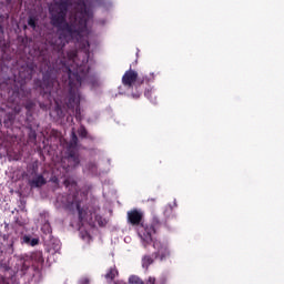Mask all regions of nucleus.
Here are the masks:
<instances>
[{
    "label": "nucleus",
    "instance_id": "1",
    "mask_svg": "<svg viewBox=\"0 0 284 284\" xmlns=\"http://www.w3.org/2000/svg\"><path fill=\"white\" fill-rule=\"evenodd\" d=\"M79 34H81V32L77 30V27L67 24L65 28L60 31V41H72V39H78Z\"/></svg>",
    "mask_w": 284,
    "mask_h": 284
},
{
    "label": "nucleus",
    "instance_id": "5",
    "mask_svg": "<svg viewBox=\"0 0 284 284\" xmlns=\"http://www.w3.org/2000/svg\"><path fill=\"white\" fill-rule=\"evenodd\" d=\"M52 14V21L54 26H59V23H63V13H59L58 18L54 16V10L50 9Z\"/></svg>",
    "mask_w": 284,
    "mask_h": 284
},
{
    "label": "nucleus",
    "instance_id": "10",
    "mask_svg": "<svg viewBox=\"0 0 284 284\" xmlns=\"http://www.w3.org/2000/svg\"><path fill=\"white\" fill-rule=\"evenodd\" d=\"M43 183H45V180H43V178L42 176H39L38 178V181L36 182V185H43Z\"/></svg>",
    "mask_w": 284,
    "mask_h": 284
},
{
    "label": "nucleus",
    "instance_id": "2",
    "mask_svg": "<svg viewBox=\"0 0 284 284\" xmlns=\"http://www.w3.org/2000/svg\"><path fill=\"white\" fill-rule=\"evenodd\" d=\"M128 219L130 223H132V225H139V223H141V220L143 219V213L136 210L130 211L128 213Z\"/></svg>",
    "mask_w": 284,
    "mask_h": 284
},
{
    "label": "nucleus",
    "instance_id": "3",
    "mask_svg": "<svg viewBox=\"0 0 284 284\" xmlns=\"http://www.w3.org/2000/svg\"><path fill=\"white\" fill-rule=\"evenodd\" d=\"M136 72H134L133 70H129L124 73L123 78H122V82L124 85H132V83H134V81H136Z\"/></svg>",
    "mask_w": 284,
    "mask_h": 284
},
{
    "label": "nucleus",
    "instance_id": "11",
    "mask_svg": "<svg viewBox=\"0 0 284 284\" xmlns=\"http://www.w3.org/2000/svg\"><path fill=\"white\" fill-rule=\"evenodd\" d=\"M144 241H146V243H150V241H152V235L150 233H148V235H144Z\"/></svg>",
    "mask_w": 284,
    "mask_h": 284
},
{
    "label": "nucleus",
    "instance_id": "8",
    "mask_svg": "<svg viewBox=\"0 0 284 284\" xmlns=\"http://www.w3.org/2000/svg\"><path fill=\"white\" fill-rule=\"evenodd\" d=\"M129 283L130 284H143V282L141 281V278L136 277V276H131L129 278Z\"/></svg>",
    "mask_w": 284,
    "mask_h": 284
},
{
    "label": "nucleus",
    "instance_id": "4",
    "mask_svg": "<svg viewBox=\"0 0 284 284\" xmlns=\"http://www.w3.org/2000/svg\"><path fill=\"white\" fill-rule=\"evenodd\" d=\"M153 247H155V250H158V254H160V256H165V254H168V247L163 244H161V242L155 241L153 243Z\"/></svg>",
    "mask_w": 284,
    "mask_h": 284
},
{
    "label": "nucleus",
    "instance_id": "12",
    "mask_svg": "<svg viewBox=\"0 0 284 284\" xmlns=\"http://www.w3.org/2000/svg\"><path fill=\"white\" fill-rule=\"evenodd\" d=\"M149 283H150V284H154V278H153V277H150V278H149Z\"/></svg>",
    "mask_w": 284,
    "mask_h": 284
},
{
    "label": "nucleus",
    "instance_id": "9",
    "mask_svg": "<svg viewBox=\"0 0 284 284\" xmlns=\"http://www.w3.org/2000/svg\"><path fill=\"white\" fill-rule=\"evenodd\" d=\"M151 263H152V258L144 257L142 265H143V267H148V265H151Z\"/></svg>",
    "mask_w": 284,
    "mask_h": 284
},
{
    "label": "nucleus",
    "instance_id": "13",
    "mask_svg": "<svg viewBox=\"0 0 284 284\" xmlns=\"http://www.w3.org/2000/svg\"><path fill=\"white\" fill-rule=\"evenodd\" d=\"M29 24H31L32 28H34V22L32 20L29 21Z\"/></svg>",
    "mask_w": 284,
    "mask_h": 284
},
{
    "label": "nucleus",
    "instance_id": "6",
    "mask_svg": "<svg viewBox=\"0 0 284 284\" xmlns=\"http://www.w3.org/2000/svg\"><path fill=\"white\" fill-rule=\"evenodd\" d=\"M23 241H24V243H30L33 247H34V245H39V239L30 240L29 236H24Z\"/></svg>",
    "mask_w": 284,
    "mask_h": 284
},
{
    "label": "nucleus",
    "instance_id": "7",
    "mask_svg": "<svg viewBox=\"0 0 284 284\" xmlns=\"http://www.w3.org/2000/svg\"><path fill=\"white\" fill-rule=\"evenodd\" d=\"M119 275V272L115 268H112L108 274H106V278H114Z\"/></svg>",
    "mask_w": 284,
    "mask_h": 284
}]
</instances>
